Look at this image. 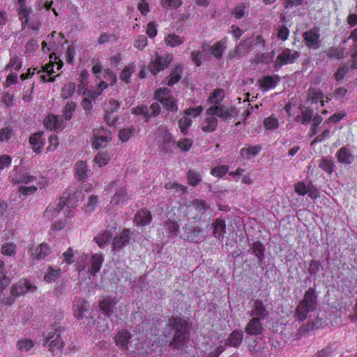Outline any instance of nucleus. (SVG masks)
<instances>
[{
	"label": "nucleus",
	"mask_w": 357,
	"mask_h": 357,
	"mask_svg": "<svg viewBox=\"0 0 357 357\" xmlns=\"http://www.w3.org/2000/svg\"><path fill=\"white\" fill-rule=\"evenodd\" d=\"M13 135V130L8 128H4L0 130V142H4L8 141Z\"/></svg>",
	"instance_id": "obj_63"
},
{
	"label": "nucleus",
	"mask_w": 357,
	"mask_h": 357,
	"mask_svg": "<svg viewBox=\"0 0 357 357\" xmlns=\"http://www.w3.org/2000/svg\"><path fill=\"white\" fill-rule=\"evenodd\" d=\"M76 85L74 82H69L66 84L61 91V96L64 99L70 98L73 96L75 91Z\"/></svg>",
	"instance_id": "obj_46"
},
{
	"label": "nucleus",
	"mask_w": 357,
	"mask_h": 357,
	"mask_svg": "<svg viewBox=\"0 0 357 357\" xmlns=\"http://www.w3.org/2000/svg\"><path fill=\"white\" fill-rule=\"evenodd\" d=\"M226 231L225 221L221 218H218L213 223V233L215 238L221 239L224 237Z\"/></svg>",
	"instance_id": "obj_30"
},
{
	"label": "nucleus",
	"mask_w": 357,
	"mask_h": 357,
	"mask_svg": "<svg viewBox=\"0 0 357 357\" xmlns=\"http://www.w3.org/2000/svg\"><path fill=\"white\" fill-rule=\"evenodd\" d=\"M158 339L155 335H151L148 340L144 339L142 337H139L135 349L130 351L138 356H146L151 354L159 346L160 341H158Z\"/></svg>",
	"instance_id": "obj_6"
},
{
	"label": "nucleus",
	"mask_w": 357,
	"mask_h": 357,
	"mask_svg": "<svg viewBox=\"0 0 357 357\" xmlns=\"http://www.w3.org/2000/svg\"><path fill=\"white\" fill-rule=\"evenodd\" d=\"M50 252V247L45 243L32 249L31 257L34 259L41 260L45 258Z\"/></svg>",
	"instance_id": "obj_22"
},
{
	"label": "nucleus",
	"mask_w": 357,
	"mask_h": 357,
	"mask_svg": "<svg viewBox=\"0 0 357 357\" xmlns=\"http://www.w3.org/2000/svg\"><path fill=\"white\" fill-rule=\"evenodd\" d=\"M31 289V284L28 281H25L24 283L18 282L12 287L11 294L14 296H20Z\"/></svg>",
	"instance_id": "obj_27"
},
{
	"label": "nucleus",
	"mask_w": 357,
	"mask_h": 357,
	"mask_svg": "<svg viewBox=\"0 0 357 357\" xmlns=\"http://www.w3.org/2000/svg\"><path fill=\"white\" fill-rule=\"evenodd\" d=\"M324 96V93L319 89L311 88L308 90L307 100L308 101H310L312 104H316L319 101H321V106H324V101L322 100Z\"/></svg>",
	"instance_id": "obj_33"
},
{
	"label": "nucleus",
	"mask_w": 357,
	"mask_h": 357,
	"mask_svg": "<svg viewBox=\"0 0 357 357\" xmlns=\"http://www.w3.org/2000/svg\"><path fill=\"white\" fill-rule=\"evenodd\" d=\"M89 74L87 71L82 70L79 75V83L78 84V93L85 95L87 91Z\"/></svg>",
	"instance_id": "obj_43"
},
{
	"label": "nucleus",
	"mask_w": 357,
	"mask_h": 357,
	"mask_svg": "<svg viewBox=\"0 0 357 357\" xmlns=\"http://www.w3.org/2000/svg\"><path fill=\"white\" fill-rule=\"evenodd\" d=\"M129 199V197L126 193L124 188H120L114 195L111 199V204H123Z\"/></svg>",
	"instance_id": "obj_32"
},
{
	"label": "nucleus",
	"mask_w": 357,
	"mask_h": 357,
	"mask_svg": "<svg viewBox=\"0 0 357 357\" xmlns=\"http://www.w3.org/2000/svg\"><path fill=\"white\" fill-rule=\"evenodd\" d=\"M43 135V132L34 133L29 138V143L32 146L33 151L36 153H40L43 146L45 140Z\"/></svg>",
	"instance_id": "obj_25"
},
{
	"label": "nucleus",
	"mask_w": 357,
	"mask_h": 357,
	"mask_svg": "<svg viewBox=\"0 0 357 357\" xmlns=\"http://www.w3.org/2000/svg\"><path fill=\"white\" fill-rule=\"evenodd\" d=\"M132 113L135 115H142L146 121L151 117L149 108L144 105H139L132 109Z\"/></svg>",
	"instance_id": "obj_52"
},
{
	"label": "nucleus",
	"mask_w": 357,
	"mask_h": 357,
	"mask_svg": "<svg viewBox=\"0 0 357 357\" xmlns=\"http://www.w3.org/2000/svg\"><path fill=\"white\" fill-rule=\"evenodd\" d=\"M319 167L326 173L331 174L333 172L334 164L331 160L324 158L320 160Z\"/></svg>",
	"instance_id": "obj_54"
},
{
	"label": "nucleus",
	"mask_w": 357,
	"mask_h": 357,
	"mask_svg": "<svg viewBox=\"0 0 357 357\" xmlns=\"http://www.w3.org/2000/svg\"><path fill=\"white\" fill-rule=\"evenodd\" d=\"M300 55V52L296 50L285 48L278 55L274 63V67L279 69L284 65L291 64L296 61Z\"/></svg>",
	"instance_id": "obj_9"
},
{
	"label": "nucleus",
	"mask_w": 357,
	"mask_h": 357,
	"mask_svg": "<svg viewBox=\"0 0 357 357\" xmlns=\"http://www.w3.org/2000/svg\"><path fill=\"white\" fill-rule=\"evenodd\" d=\"M109 160L110 156L105 152H100L98 155L94 158V162L99 167L106 165L109 162Z\"/></svg>",
	"instance_id": "obj_51"
},
{
	"label": "nucleus",
	"mask_w": 357,
	"mask_h": 357,
	"mask_svg": "<svg viewBox=\"0 0 357 357\" xmlns=\"http://www.w3.org/2000/svg\"><path fill=\"white\" fill-rule=\"evenodd\" d=\"M130 337V333L126 330L119 331L115 336L116 346L121 350H130V347L132 348V345L130 344L128 346V344Z\"/></svg>",
	"instance_id": "obj_17"
},
{
	"label": "nucleus",
	"mask_w": 357,
	"mask_h": 357,
	"mask_svg": "<svg viewBox=\"0 0 357 357\" xmlns=\"http://www.w3.org/2000/svg\"><path fill=\"white\" fill-rule=\"evenodd\" d=\"M261 319L252 317L248 323L245 331L250 335H257L261 334L263 330Z\"/></svg>",
	"instance_id": "obj_21"
},
{
	"label": "nucleus",
	"mask_w": 357,
	"mask_h": 357,
	"mask_svg": "<svg viewBox=\"0 0 357 357\" xmlns=\"http://www.w3.org/2000/svg\"><path fill=\"white\" fill-rule=\"evenodd\" d=\"M248 13V6L245 3H239L236 5L233 10L232 15L235 19H241Z\"/></svg>",
	"instance_id": "obj_45"
},
{
	"label": "nucleus",
	"mask_w": 357,
	"mask_h": 357,
	"mask_svg": "<svg viewBox=\"0 0 357 357\" xmlns=\"http://www.w3.org/2000/svg\"><path fill=\"white\" fill-rule=\"evenodd\" d=\"M76 107L77 105L75 102L68 101L66 103L63 110V116L66 121L70 120Z\"/></svg>",
	"instance_id": "obj_48"
},
{
	"label": "nucleus",
	"mask_w": 357,
	"mask_h": 357,
	"mask_svg": "<svg viewBox=\"0 0 357 357\" xmlns=\"http://www.w3.org/2000/svg\"><path fill=\"white\" fill-rule=\"evenodd\" d=\"M166 229L169 231L171 236H176L178 232L179 225L173 220H169L165 225Z\"/></svg>",
	"instance_id": "obj_60"
},
{
	"label": "nucleus",
	"mask_w": 357,
	"mask_h": 357,
	"mask_svg": "<svg viewBox=\"0 0 357 357\" xmlns=\"http://www.w3.org/2000/svg\"><path fill=\"white\" fill-rule=\"evenodd\" d=\"M306 46L310 49L317 50L320 47L321 41L319 31L316 29L305 31L303 35Z\"/></svg>",
	"instance_id": "obj_14"
},
{
	"label": "nucleus",
	"mask_w": 357,
	"mask_h": 357,
	"mask_svg": "<svg viewBox=\"0 0 357 357\" xmlns=\"http://www.w3.org/2000/svg\"><path fill=\"white\" fill-rule=\"evenodd\" d=\"M118 302L119 300L116 297H103L99 301V307L104 314L107 317H110L116 312Z\"/></svg>",
	"instance_id": "obj_12"
},
{
	"label": "nucleus",
	"mask_w": 357,
	"mask_h": 357,
	"mask_svg": "<svg viewBox=\"0 0 357 357\" xmlns=\"http://www.w3.org/2000/svg\"><path fill=\"white\" fill-rule=\"evenodd\" d=\"M243 333L241 330L234 331L226 340L225 344L231 347H238L243 340Z\"/></svg>",
	"instance_id": "obj_26"
},
{
	"label": "nucleus",
	"mask_w": 357,
	"mask_h": 357,
	"mask_svg": "<svg viewBox=\"0 0 357 357\" xmlns=\"http://www.w3.org/2000/svg\"><path fill=\"white\" fill-rule=\"evenodd\" d=\"M11 181L20 185L19 191L24 195L33 194L36 190V177L27 173H18L14 169L10 175Z\"/></svg>",
	"instance_id": "obj_4"
},
{
	"label": "nucleus",
	"mask_w": 357,
	"mask_h": 357,
	"mask_svg": "<svg viewBox=\"0 0 357 357\" xmlns=\"http://www.w3.org/2000/svg\"><path fill=\"white\" fill-rule=\"evenodd\" d=\"M192 145V140L184 138L177 142L178 147L183 151H188Z\"/></svg>",
	"instance_id": "obj_61"
},
{
	"label": "nucleus",
	"mask_w": 357,
	"mask_h": 357,
	"mask_svg": "<svg viewBox=\"0 0 357 357\" xmlns=\"http://www.w3.org/2000/svg\"><path fill=\"white\" fill-rule=\"evenodd\" d=\"M347 52L344 48L331 47L327 51V56L332 59H342L347 55Z\"/></svg>",
	"instance_id": "obj_47"
},
{
	"label": "nucleus",
	"mask_w": 357,
	"mask_h": 357,
	"mask_svg": "<svg viewBox=\"0 0 357 357\" xmlns=\"http://www.w3.org/2000/svg\"><path fill=\"white\" fill-rule=\"evenodd\" d=\"M201 175L197 172L189 170L188 173V181L190 185L195 186L201 181Z\"/></svg>",
	"instance_id": "obj_57"
},
{
	"label": "nucleus",
	"mask_w": 357,
	"mask_h": 357,
	"mask_svg": "<svg viewBox=\"0 0 357 357\" xmlns=\"http://www.w3.org/2000/svg\"><path fill=\"white\" fill-rule=\"evenodd\" d=\"M252 253L258 258L259 262H261L264 259L265 248L264 245L259 242H254L252 246Z\"/></svg>",
	"instance_id": "obj_44"
},
{
	"label": "nucleus",
	"mask_w": 357,
	"mask_h": 357,
	"mask_svg": "<svg viewBox=\"0 0 357 357\" xmlns=\"http://www.w3.org/2000/svg\"><path fill=\"white\" fill-rule=\"evenodd\" d=\"M33 346V342L28 339H22L19 340L17 344V349L22 352L29 351Z\"/></svg>",
	"instance_id": "obj_50"
},
{
	"label": "nucleus",
	"mask_w": 357,
	"mask_h": 357,
	"mask_svg": "<svg viewBox=\"0 0 357 357\" xmlns=\"http://www.w3.org/2000/svg\"><path fill=\"white\" fill-rule=\"evenodd\" d=\"M188 331V326L185 320L178 317H172L164 333L165 337L173 335L170 344L176 348H180L185 343Z\"/></svg>",
	"instance_id": "obj_2"
},
{
	"label": "nucleus",
	"mask_w": 357,
	"mask_h": 357,
	"mask_svg": "<svg viewBox=\"0 0 357 357\" xmlns=\"http://www.w3.org/2000/svg\"><path fill=\"white\" fill-rule=\"evenodd\" d=\"M183 68L181 66H176L172 71L167 80L168 86H173L181 78Z\"/></svg>",
	"instance_id": "obj_39"
},
{
	"label": "nucleus",
	"mask_w": 357,
	"mask_h": 357,
	"mask_svg": "<svg viewBox=\"0 0 357 357\" xmlns=\"http://www.w3.org/2000/svg\"><path fill=\"white\" fill-rule=\"evenodd\" d=\"M227 172V167L225 165H221L212 169L211 174L214 176L222 177L225 175Z\"/></svg>",
	"instance_id": "obj_64"
},
{
	"label": "nucleus",
	"mask_w": 357,
	"mask_h": 357,
	"mask_svg": "<svg viewBox=\"0 0 357 357\" xmlns=\"http://www.w3.org/2000/svg\"><path fill=\"white\" fill-rule=\"evenodd\" d=\"M135 70V64H130L128 66H126L123 71L121 72L120 75V79L128 83L130 81V78L132 73H134Z\"/></svg>",
	"instance_id": "obj_49"
},
{
	"label": "nucleus",
	"mask_w": 357,
	"mask_h": 357,
	"mask_svg": "<svg viewBox=\"0 0 357 357\" xmlns=\"http://www.w3.org/2000/svg\"><path fill=\"white\" fill-rule=\"evenodd\" d=\"M322 117L319 115H315L312 119V125L310 130V137H312L317 133V127L322 121Z\"/></svg>",
	"instance_id": "obj_59"
},
{
	"label": "nucleus",
	"mask_w": 357,
	"mask_h": 357,
	"mask_svg": "<svg viewBox=\"0 0 357 357\" xmlns=\"http://www.w3.org/2000/svg\"><path fill=\"white\" fill-rule=\"evenodd\" d=\"M61 275L60 268H55L50 266L44 275V280L47 282H52L59 278Z\"/></svg>",
	"instance_id": "obj_40"
},
{
	"label": "nucleus",
	"mask_w": 357,
	"mask_h": 357,
	"mask_svg": "<svg viewBox=\"0 0 357 357\" xmlns=\"http://www.w3.org/2000/svg\"><path fill=\"white\" fill-rule=\"evenodd\" d=\"M44 124L47 128L53 129L56 132L63 128V120L61 116L48 115Z\"/></svg>",
	"instance_id": "obj_18"
},
{
	"label": "nucleus",
	"mask_w": 357,
	"mask_h": 357,
	"mask_svg": "<svg viewBox=\"0 0 357 357\" xmlns=\"http://www.w3.org/2000/svg\"><path fill=\"white\" fill-rule=\"evenodd\" d=\"M185 42V38L175 33H169L165 38L167 45L172 47H177Z\"/></svg>",
	"instance_id": "obj_35"
},
{
	"label": "nucleus",
	"mask_w": 357,
	"mask_h": 357,
	"mask_svg": "<svg viewBox=\"0 0 357 357\" xmlns=\"http://www.w3.org/2000/svg\"><path fill=\"white\" fill-rule=\"evenodd\" d=\"M230 113L226 107L222 105H212L206 109V118L204 120L201 129L206 132H212L218 126L217 117L226 119Z\"/></svg>",
	"instance_id": "obj_3"
},
{
	"label": "nucleus",
	"mask_w": 357,
	"mask_h": 357,
	"mask_svg": "<svg viewBox=\"0 0 357 357\" xmlns=\"http://www.w3.org/2000/svg\"><path fill=\"white\" fill-rule=\"evenodd\" d=\"M264 126L267 130H272L278 128L279 122L278 119L271 116L264 120Z\"/></svg>",
	"instance_id": "obj_56"
},
{
	"label": "nucleus",
	"mask_w": 357,
	"mask_h": 357,
	"mask_svg": "<svg viewBox=\"0 0 357 357\" xmlns=\"http://www.w3.org/2000/svg\"><path fill=\"white\" fill-rule=\"evenodd\" d=\"M225 98V91L222 89H215L208 98V102L213 105H219Z\"/></svg>",
	"instance_id": "obj_37"
},
{
	"label": "nucleus",
	"mask_w": 357,
	"mask_h": 357,
	"mask_svg": "<svg viewBox=\"0 0 357 357\" xmlns=\"http://www.w3.org/2000/svg\"><path fill=\"white\" fill-rule=\"evenodd\" d=\"M158 144L160 149L165 152L172 151L175 142L170 132L165 127H160L158 131Z\"/></svg>",
	"instance_id": "obj_8"
},
{
	"label": "nucleus",
	"mask_w": 357,
	"mask_h": 357,
	"mask_svg": "<svg viewBox=\"0 0 357 357\" xmlns=\"http://www.w3.org/2000/svg\"><path fill=\"white\" fill-rule=\"evenodd\" d=\"M338 162L344 164H351L354 161V156L346 147H342L337 153Z\"/></svg>",
	"instance_id": "obj_31"
},
{
	"label": "nucleus",
	"mask_w": 357,
	"mask_h": 357,
	"mask_svg": "<svg viewBox=\"0 0 357 357\" xmlns=\"http://www.w3.org/2000/svg\"><path fill=\"white\" fill-rule=\"evenodd\" d=\"M253 47V39L251 37L247 38L236 47L234 52L230 54V56L239 59L250 52Z\"/></svg>",
	"instance_id": "obj_13"
},
{
	"label": "nucleus",
	"mask_w": 357,
	"mask_h": 357,
	"mask_svg": "<svg viewBox=\"0 0 357 357\" xmlns=\"http://www.w3.org/2000/svg\"><path fill=\"white\" fill-rule=\"evenodd\" d=\"M227 39L224 38L221 39L220 41L215 43L211 48V54L215 58H220L222 56V53L226 49L227 47Z\"/></svg>",
	"instance_id": "obj_29"
},
{
	"label": "nucleus",
	"mask_w": 357,
	"mask_h": 357,
	"mask_svg": "<svg viewBox=\"0 0 357 357\" xmlns=\"http://www.w3.org/2000/svg\"><path fill=\"white\" fill-rule=\"evenodd\" d=\"M73 197H70L68 195H66V193H64L58 202L49 205L47 208L44 216L47 219L54 221L52 226L53 230L59 231L66 226L65 217H66L67 211L77 205V204L73 202Z\"/></svg>",
	"instance_id": "obj_1"
},
{
	"label": "nucleus",
	"mask_w": 357,
	"mask_h": 357,
	"mask_svg": "<svg viewBox=\"0 0 357 357\" xmlns=\"http://www.w3.org/2000/svg\"><path fill=\"white\" fill-rule=\"evenodd\" d=\"M31 13V8H27L24 5L20 6L19 18L22 22V26L27 24L29 21V15Z\"/></svg>",
	"instance_id": "obj_53"
},
{
	"label": "nucleus",
	"mask_w": 357,
	"mask_h": 357,
	"mask_svg": "<svg viewBox=\"0 0 357 357\" xmlns=\"http://www.w3.org/2000/svg\"><path fill=\"white\" fill-rule=\"evenodd\" d=\"M89 304L82 298H75L73 302V310L75 316L80 319L86 317L85 312L88 311Z\"/></svg>",
	"instance_id": "obj_19"
},
{
	"label": "nucleus",
	"mask_w": 357,
	"mask_h": 357,
	"mask_svg": "<svg viewBox=\"0 0 357 357\" xmlns=\"http://www.w3.org/2000/svg\"><path fill=\"white\" fill-rule=\"evenodd\" d=\"M261 151V146H251L245 147L241 150V155L245 160H250L252 158L257 155Z\"/></svg>",
	"instance_id": "obj_34"
},
{
	"label": "nucleus",
	"mask_w": 357,
	"mask_h": 357,
	"mask_svg": "<svg viewBox=\"0 0 357 357\" xmlns=\"http://www.w3.org/2000/svg\"><path fill=\"white\" fill-rule=\"evenodd\" d=\"M112 237V232L110 231H105L102 234L96 236L94 238V241L102 248L110 242Z\"/></svg>",
	"instance_id": "obj_42"
},
{
	"label": "nucleus",
	"mask_w": 357,
	"mask_h": 357,
	"mask_svg": "<svg viewBox=\"0 0 357 357\" xmlns=\"http://www.w3.org/2000/svg\"><path fill=\"white\" fill-rule=\"evenodd\" d=\"M102 261L103 259L101 255H93L90 260V267L89 268V271L90 273L95 275L96 273H98L100 269Z\"/></svg>",
	"instance_id": "obj_28"
},
{
	"label": "nucleus",
	"mask_w": 357,
	"mask_h": 357,
	"mask_svg": "<svg viewBox=\"0 0 357 357\" xmlns=\"http://www.w3.org/2000/svg\"><path fill=\"white\" fill-rule=\"evenodd\" d=\"M133 135V130L132 128H124L119 131V139L122 142H127Z\"/></svg>",
	"instance_id": "obj_62"
},
{
	"label": "nucleus",
	"mask_w": 357,
	"mask_h": 357,
	"mask_svg": "<svg viewBox=\"0 0 357 357\" xmlns=\"http://www.w3.org/2000/svg\"><path fill=\"white\" fill-rule=\"evenodd\" d=\"M47 342H50V350L52 352H54L56 350H61L64 346V342L61 339V335L58 333V329H55L54 333H48L43 345L45 346Z\"/></svg>",
	"instance_id": "obj_15"
},
{
	"label": "nucleus",
	"mask_w": 357,
	"mask_h": 357,
	"mask_svg": "<svg viewBox=\"0 0 357 357\" xmlns=\"http://www.w3.org/2000/svg\"><path fill=\"white\" fill-rule=\"evenodd\" d=\"M1 252L4 255L13 256L16 253V245L13 243H7L2 245Z\"/></svg>",
	"instance_id": "obj_55"
},
{
	"label": "nucleus",
	"mask_w": 357,
	"mask_h": 357,
	"mask_svg": "<svg viewBox=\"0 0 357 357\" xmlns=\"http://www.w3.org/2000/svg\"><path fill=\"white\" fill-rule=\"evenodd\" d=\"M107 87V84L105 81L99 83L98 87L95 89L87 90L86 93L84 95L91 100H96L101 94L102 91Z\"/></svg>",
	"instance_id": "obj_38"
},
{
	"label": "nucleus",
	"mask_w": 357,
	"mask_h": 357,
	"mask_svg": "<svg viewBox=\"0 0 357 357\" xmlns=\"http://www.w3.org/2000/svg\"><path fill=\"white\" fill-rule=\"evenodd\" d=\"M152 220V216L149 211L141 210L135 215L134 222L137 226H146Z\"/></svg>",
	"instance_id": "obj_24"
},
{
	"label": "nucleus",
	"mask_w": 357,
	"mask_h": 357,
	"mask_svg": "<svg viewBox=\"0 0 357 357\" xmlns=\"http://www.w3.org/2000/svg\"><path fill=\"white\" fill-rule=\"evenodd\" d=\"M130 239V231L128 229L123 230L119 236L114 238L113 243L114 250L119 251L128 243Z\"/></svg>",
	"instance_id": "obj_23"
},
{
	"label": "nucleus",
	"mask_w": 357,
	"mask_h": 357,
	"mask_svg": "<svg viewBox=\"0 0 357 357\" xmlns=\"http://www.w3.org/2000/svg\"><path fill=\"white\" fill-rule=\"evenodd\" d=\"M301 116H297L296 121H301L302 124H306L313 119V110L308 107H302L301 109Z\"/></svg>",
	"instance_id": "obj_41"
},
{
	"label": "nucleus",
	"mask_w": 357,
	"mask_h": 357,
	"mask_svg": "<svg viewBox=\"0 0 357 357\" xmlns=\"http://www.w3.org/2000/svg\"><path fill=\"white\" fill-rule=\"evenodd\" d=\"M317 307V296L313 288H310L306 291L303 299L296 307L295 311V317L299 321H303L306 319L307 314L313 312Z\"/></svg>",
	"instance_id": "obj_5"
},
{
	"label": "nucleus",
	"mask_w": 357,
	"mask_h": 357,
	"mask_svg": "<svg viewBox=\"0 0 357 357\" xmlns=\"http://www.w3.org/2000/svg\"><path fill=\"white\" fill-rule=\"evenodd\" d=\"M155 98L162 103L168 111L176 112L178 110V106L171 96L169 89L165 87L158 89L155 93Z\"/></svg>",
	"instance_id": "obj_7"
},
{
	"label": "nucleus",
	"mask_w": 357,
	"mask_h": 357,
	"mask_svg": "<svg viewBox=\"0 0 357 357\" xmlns=\"http://www.w3.org/2000/svg\"><path fill=\"white\" fill-rule=\"evenodd\" d=\"M112 139L111 132L104 128H97L93 130V140L92 146L98 149L105 147L107 142Z\"/></svg>",
	"instance_id": "obj_11"
},
{
	"label": "nucleus",
	"mask_w": 357,
	"mask_h": 357,
	"mask_svg": "<svg viewBox=\"0 0 357 357\" xmlns=\"http://www.w3.org/2000/svg\"><path fill=\"white\" fill-rule=\"evenodd\" d=\"M77 177L80 181H84L87 176L88 167L86 163L82 160L76 162L75 166Z\"/></svg>",
	"instance_id": "obj_36"
},
{
	"label": "nucleus",
	"mask_w": 357,
	"mask_h": 357,
	"mask_svg": "<svg viewBox=\"0 0 357 357\" xmlns=\"http://www.w3.org/2000/svg\"><path fill=\"white\" fill-rule=\"evenodd\" d=\"M268 315V311L263 302L259 299L254 301L251 305L250 316L263 320L266 318Z\"/></svg>",
	"instance_id": "obj_16"
},
{
	"label": "nucleus",
	"mask_w": 357,
	"mask_h": 357,
	"mask_svg": "<svg viewBox=\"0 0 357 357\" xmlns=\"http://www.w3.org/2000/svg\"><path fill=\"white\" fill-rule=\"evenodd\" d=\"M172 59V56L169 54L162 56L157 54L151 57L148 66L149 70L152 75H155L160 71L165 70L171 63Z\"/></svg>",
	"instance_id": "obj_10"
},
{
	"label": "nucleus",
	"mask_w": 357,
	"mask_h": 357,
	"mask_svg": "<svg viewBox=\"0 0 357 357\" xmlns=\"http://www.w3.org/2000/svg\"><path fill=\"white\" fill-rule=\"evenodd\" d=\"M280 82L278 75L264 76L258 80L259 87L263 91H268L275 88Z\"/></svg>",
	"instance_id": "obj_20"
},
{
	"label": "nucleus",
	"mask_w": 357,
	"mask_h": 357,
	"mask_svg": "<svg viewBox=\"0 0 357 357\" xmlns=\"http://www.w3.org/2000/svg\"><path fill=\"white\" fill-rule=\"evenodd\" d=\"M192 120L188 116H183L178 121V127L183 134H186L188 128L192 125Z\"/></svg>",
	"instance_id": "obj_58"
}]
</instances>
